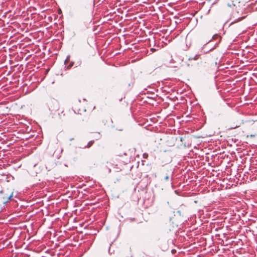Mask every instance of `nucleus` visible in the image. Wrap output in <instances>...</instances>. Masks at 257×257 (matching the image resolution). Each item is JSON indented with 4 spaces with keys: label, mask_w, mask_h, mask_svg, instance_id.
<instances>
[{
    "label": "nucleus",
    "mask_w": 257,
    "mask_h": 257,
    "mask_svg": "<svg viewBox=\"0 0 257 257\" xmlns=\"http://www.w3.org/2000/svg\"><path fill=\"white\" fill-rule=\"evenodd\" d=\"M1 198L3 199L4 204L11 200L13 197V192L9 189H4L1 192Z\"/></svg>",
    "instance_id": "f257e3e1"
},
{
    "label": "nucleus",
    "mask_w": 257,
    "mask_h": 257,
    "mask_svg": "<svg viewBox=\"0 0 257 257\" xmlns=\"http://www.w3.org/2000/svg\"><path fill=\"white\" fill-rule=\"evenodd\" d=\"M59 108V104L58 102L56 100L52 101L51 103L50 104L49 109L52 111H55L57 110Z\"/></svg>",
    "instance_id": "f03ea898"
},
{
    "label": "nucleus",
    "mask_w": 257,
    "mask_h": 257,
    "mask_svg": "<svg viewBox=\"0 0 257 257\" xmlns=\"http://www.w3.org/2000/svg\"><path fill=\"white\" fill-rule=\"evenodd\" d=\"M246 17V15H244V16H242V17H239V18H238L237 19L234 20V21H232V22L231 23L230 25H232V24H234V23H237V22H239V21H241L242 20H243V19H244Z\"/></svg>",
    "instance_id": "7ed1b4c3"
},
{
    "label": "nucleus",
    "mask_w": 257,
    "mask_h": 257,
    "mask_svg": "<svg viewBox=\"0 0 257 257\" xmlns=\"http://www.w3.org/2000/svg\"><path fill=\"white\" fill-rule=\"evenodd\" d=\"M94 143V141H90L88 143V144L86 146H85L84 147V148H89Z\"/></svg>",
    "instance_id": "20e7f679"
},
{
    "label": "nucleus",
    "mask_w": 257,
    "mask_h": 257,
    "mask_svg": "<svg viewBox=\"0 0 257 257\" xmlns=\"http://www.w3.org/2000/svg\"><path fill=\"white\" fill-rule=\"evenodd\" d=\"M198 57H199V55H196L195 56H194V57H190L189 58V61L191 60H196L198 59Z\"/></svg>",
    "instance_id": "39448f33"
},
{
    "label": "nucleus",
    "mask_w": 257,
    "mask_h": 257,
    "mask_svg": "<svg viewBox=\"0 0 257 257\" xmlns=\"http://www.w3.org/2000/svg\"><path fill=\"white\" fill-rule=\"evenodd\" d=\"M239 3L238 2V0H234V1H233L232 4H228V5L231 7L232 5L233 6H235L236 5V4L237 3Z\"/></svg>",
    "instance_id": "423d86ee"
},
{
    "label": "nucleus",
    "mask_w": 257,
    "mask_h": 257,
    "mask_svg": "<svg viewBox=\"0 0 257 257\" xmlns=\"http://www.w3.org/2000/svg\"><path fill=\"white\" fill-rule=\"evenodd\" d=\"M216 39H220V37L218 35H214L213 37H212V39L213 40H215Z\"/></svg>",
    "instance_id": "0eeeda50"
},
{
    "label": "nucleus",
    "mask_w": 257,
    "mask_h": 257,
    "mask_svg": "<svg viewBox=\"0 0 257 257\" xmlns=\"http://www.w3.org/2000/svg\"><path fill=\"white\" fill-rule=\"evenodd\" d=\"M70 60V56H68L65 61V63L66 64V63H67Z\"/></svg>",
    "instance_id": "6e6552de"
},
{
    "label": "nucleus",
    "mask_w": 257,
    "mask_h": 257,
    "mask_svg": "<svg viewBox=\"0 0 257 257\" xmlns=\"http://www.w3.org/2000/svg\"><path fill=\"white\" fill-rule=\"evenodd\" d=\"M170 178V176L169 175H167L165 177V181H168L169 180Z\"/></svg>",
    "instance_id": "1a4fd4ad"
},
{
    "label": "nucleus",
    "mask_w": 257,
    "mask_h": 257,
    "mask_svg": "<svg viewBox=\"0 0 257 257\" xmlns=\"http://www.w3.org/2000/svg\"><path fill=\"white\" fill-rule=\"evenodd\" d=\"M148 156V155L147 154H146V153H144L143 154V157L144 158H147Z\"/></svg>",
    "instance_id": "9d476101"
},
{
    "label": "nucleus",
    "mask_w": 257,
    "mask_h": 257,
    "mask_svg": "<svg viewBox=\"0 0 257 257\" xmlns=\"http://www.w3.org/2000/svg\"><path fill=\"white\" fill-rule=\"evenodd\" d=\"M151 51H152V52H154L155 51H156V49L154 48H151Z\"/></svg>",
    "instance_id": "9b49d317"
},
{
    "label": "nucleus",
    "mask_w": 257,
    "mask_h": 257,
    "mask_svg": "<svg viewBox=\"0 0 257 257\" xmlns=\"http://www.w3.org/2000/svg\"><path fill=\"white\" fill-rule=\"evenodd\" d=\"M214 49V48H210L209 49V50H207L206 51H204V52H207L209 51H211L212 49Z\"/></svg>",
    "instance_id": "f8f14e48"
},
{
    "label": "nucleus",
    "mask_w": 257,
    "mask_h": 257,
    "mask_svg": "<svg viewBox=\"0 0 257 257\" xmlns=\"http://www.w3.org/2000/svg\"><path fill=\"white\" fill-rule=\"evenodd\" d=\"M170 174H171V177H173V171H170Z\"/></svg>",
    "instance_id": "ddd939ff"
},
{
    "label": "nucleus",
    "mask_w": 257,
    "mask_h": 257,
    "mask_svg": "<svg viewBox=\"0 0 257 257\" xmlns=\"http://www.w3.org/2000/svg\"><path fill=\"white\" fill-rule=\"evenodd\" d=\"M73 64V63H72V64H71L69 66H68V68H70L71 67Z\"/></svg>",
    "instance_id": "4468645a"
},
{
    "label": "nucleus",
    "mask_w": 257,
    "mask_h": 257,
    "mask_svg": "<svg viewBox=\"0 0 257 257\" xmlns=\"http://www.w3.org/2000/svg\"><path fill=\"white\" fill-rule=\"evenodd\" d=\"M237 127V126H234V127H232L231 128H236V127Z\"/></svg>",
    "instance_id": "2eb2a0df"
}]
</instances>
